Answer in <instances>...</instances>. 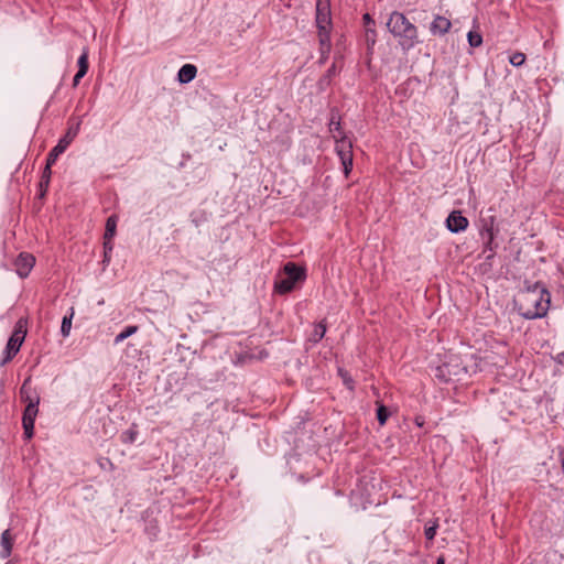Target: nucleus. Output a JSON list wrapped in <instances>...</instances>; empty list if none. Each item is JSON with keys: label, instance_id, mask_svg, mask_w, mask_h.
<instances>
[{"label": "nucleus", "instance_id": "dca6fc26", "mask_svg": "<svg viewBox=\"0 0 564 564\" xmlns=\"http://www.w3.org/2000/svg\"><path fill=\"white\" fill-rule=\"evenodd\" d=\"M1 545L3 549L2 556L8 557L11 554L12 545H13V539L11 535L10 530H6L1 535Z\"/></svg>", "mask_w": 564, "mask_h": 564}, {"label": "nucleus", "instance_id": "c85d7f7f", "mask_svg": "<svg viewBox=\"0 0 564 564\" xmlns=\"http://www.w3.org/2000/svg\"><path fill=\"white\" fill-rule=\"evenodd\" d=\"M339 375L343 378L344 383L347 386L349 390L354 389V380L348 376L347 371L339 369Z\"/></svg>", "mask_w": 564, "mask_h": 564}, {"label": "nucleus", "instance_id": "473e14b6", "mask_svg": "<svg viewBox=\"0 0 564 564\" xmlns=\"http://www.w3.org/2000/svg\"><path fill=\"white\" fill-rule=\"evenodd\" d=\"M335 75H336V66H335V64H333V65H332V67L327 70V74H326V76H325V79H327V80L329 82V80H330V78H332L333 76H335Z\"/></svg>", "mask_w": 564, "mask_h": 564}, {"label": "nucleus", "instance_id": "393cba45", "mask_svg": "<svg viewBox=\"0 0 564 564\" xmlns=\"http://www.w3.org/2000/svg\"><path fill=\"white\" fill-rule=\"evenodd\" d=\"M388 417H389L388 409L384 405L379 404V406L377 409V420H378L379 424L383 425L387 422Z\"/></svg>", "mask_w": 564, "mask_h": 564}, {"label": "nucleus", "instance_id": "4468645a", "mask_svg": "<svg viewBox=\"0 0 564 564\" xmlns=\"http://www.w3.org/2000/svg\"><path fill=\"white\" fill-rule=\"evenodd\" d=\"M196 73H197V68L195 65L185 64L178 70L177 78H178L180 83L186 84V83L192 82L195 78Z\"/></svg>", "mask_w": 564, "mask_h": 564}, {"label": "nucleus", "instance_id": "ddd939ff", "mask_svg": "<svg viewBox=\"0 0 564 564\" xmlns=\"http://www.w3.org/2000/svg\"><path fill=\"white\" fill-rule=\"evenodd\" d=\"M78 72L74 76L73 86L76 87L79 80L86 75L88 70V51L85 48L78 58Z\"/></svg>", "mask_w": 564, "mask_h": 564}, {"label": "nucleus", "instance_id": "20e7f679", "mask_svg": "<svg viewBox=\"0 0 564 564\" xmlns=\"http://www.w3.org/2000/svg\"><path fill=\"white\" fill-rule=\"evenodd\" d=\"M304 279L305 270L293 262H288L274 282V290L279 294H286L294 289L296 282Z\"/></svg>", "mask_w": 564, "mask_h": 564}, {"label": "nucleus", "instance_id": "72a5a7b5", "mask_svg": "<svg viewBox=\"0 0 564 564\" xmlns=\"http://www.w3.org/2000/svg\"><path fill=\"white\" fill-rule=\"evenodd\" d=\"M110 253L109 251H105L104 252V262H109L110 261Z\"/></svg>", "mask_w": 564, "mask_h": 564}, {"label": "nucleus", "instance_id": "5701e85b", "mask_svg": "<svg viewBox=\"0 0 564 564\" xmlns=\"http://www.w3.org/2000/svg\"><path fill=\"white\" fill-rule=\"evenodd\" d=\"M481 236L486 240V242H485V251L486 250L490 251V253L487 256V259H490V258H492V256L495 253V247L496 246L494 245V240L496 238V235H491V237H490V234H481Z\"/></svg>", "mask_w": 564, "mask_h": 564}, {"label": "nucleus", "instance_id": "e433bc0d", "mask_svg": "<svg viewBox=\"0 0 564 564\" xmlns=\"http://www.w3.org/2000/svg\"><path fill=\"white\" fill-rule=\"evenodd\" d=\"M436 564H445V558H444V556H440V557L437 558Z\"/></svg>", "mask_w": 564, "mask_h": 564}, {"label": "nucleus", "instance_id": "f257e3e1", "mask_svg": "<svg viewBox=\"0 0 564 564\" xmlns=\"http://www.w3.org/2000/svg\"><path fill=\"white\" fill-rule=\"evenodd\" d=\"M550 293L540 283L521 290L514 300L519 313L528 319L545 316L550 307Z\"/></svg>", "mask_w": 564, "mask_h": 564}, {"label": "nucleus", "instance_id": "bb28decb", "mask_svg": "<svg viewBox=\"0 0 564 564\" xmlns=\"http://www.w3.org/2000/svg\"><path fill=\"white\" fill-rule=\"evenodd\" d=\"M509 62L513 66H521L525 62V55L521 52H516L510 56Z\"/></svg>", "mask_w": 564, "mask_h": 564}, {"label": "nucleus", "instance_id": "c756f323", "mask_svg": "<svg viewBox=\"0 0 564 564\" xmlns=\"http://www.w3.org/2000/svg\"><path fill=\"white\" fill-rule=\"evenodd\" d=\"M112 239L113 238H104V251H109V252L112 251V249H113Z\"/></svg>", "mask_w": 564, "mask_h": 564}, {"label": "nucleus", "instance_id": "2eb2a0df", "mask_svg": "<svg viewBox=\"0 0 564 564\" xmlns=\"http://www.w3.org/2000/svg\"><path fill=\"white\" fill-rule=\"evenodd\" d=\"M20 397H21V400L25 403V404H29L30 403V400H39L40 401V398L36 395L35 391L33 390L32 386H31V380L30 379H26L21 389H20Z\"/></svg>", "mask_w": 564, "mask_h": 564}, {"label": "nucleus", "instance_id": "7c9ffc66", "mask_svg": "<svg viewBox=\"0 0 564 564\" xmlns=\"http://www.w3.org/2000/svg\"><path fill=\"white\" fill-rule=\"evenodd\" d=\"M435 534H436L435 525L425 529V538L426 539L432 540L435 536Z\"/></svg>", "mask_w": 564, "mask_h": 564}, {"label": "nucleus", "instance_id": "f8f14e48", "mask_svg": "<svg viewBox=\"0 0 564 564\" xmlns=\"http://www.w3.org/2000/svg\"><path fill=\"white\" fill-rule=\"evenodd\" d=\"M452 23L446 17L437 15L431 23L430 30L433 35H444L449 31Z\"/></svg>", "mask_w": 564, "mask_h": 564}, {"label": "nucleus", "instance_id": "a211bd4d", "mask_svg": "<svg viewBox=\"0 0 564 564\" xmlns=\"http://www.w3.org/2000/svg\"><path fill=\"white\" fill-rule=\"evenodd\" d=\"M117 220H118V218L116 215L108 217V219L106 221V229H105L104 238H113L115 237L116 230H117Z\"/></svg>", "mask_w": 564, "mask_h": 564}, {"label": "nucleus", "instance_id": "2f4dec72", "mask_svg": "<svg viewBox=\"0 0 564 564\" xmlns=\"http://www.w3.org/2000/svg\"><path fill=\"white\" fill-rule=\"evenodd\" d=\"M362 20L366 29L371 28V25L375 24V21L371 19L369 13L364 14Z\"/></svg>", "mask_w": 564, "mask_h": 564}, {"label": "nucleus", "instance_id": "7ed1b4c3", "mask_svg": "<svg viewBox=\"0 0 564 564\" xmlns=\"http://www.w3.org/2000/svg\"><path fill=\"white\" fill-rule=\"evenodd\" d=\"M316 26L321 45V59L324 62L330 52L332 15L329 0H316Z\"/></svg>", "mask_w": 564, "mask_h": 564}, {"label": "nucleus", "instance_id": "9d476101", "mask_svg": "<svg viewBox=\"0 0 564 564\" xmlns=\"http://www.w3.org/2000/svg\"><path fill=\"white\" fill-rule=\"evenodd\" d=\"M77 134V129H68L66 134L58 141L57 145L48 153L50 163H55L57 158L67 149Z\"/></svg>", "mask_w": 564, "mask_h": 564}, {"label": "nucleus", "instance_id": "412c9836", "mask_svg": "<svg viewBox=\"0 0 564 564\" xmlns=\"http://www.w3.org/2000/svg\"><path fill=\"white\" fill-rule=\"evenodd\" d=\"M329 131L330 133L334 135V134H337L338 138H340L341 135H345L343 129H341V126H340V121L339 119H337L335 116H332L330 118V121H329Z\"/></svg>", "mask_w": 564, "mask_h": 564}, {"label": "nucleus", "instance_id": "0eeeda50", "mask_svg": "<svg viewBox=\"0 0 564 564\" xmlns=\"http://www.w3.org/2000/svg\"><path fill=\"white\" fill-rule=\"evenodd\" d=\"M334 140L336 142L335 150L341 161L345 176L348 177L352 170V143L346 135L338 138L337 134H334Z\"/></svg>", "mask_w": 564, "mask_h": 564}, {"label": "nucleus", "instance_id": "f704fd0d", "mask_svg": "<svg viewBox=\"0 0 564 564\" xmlns=\"http://www.w3.org/2000/svg\"><path fill=\"white\" fill-rule=\"evenodd\" d=\"M557 361L561 362V364L562 362L564 364V352L557 355Z\"/></svg>", "mask_w": 564, "mask_h": 564}, {"label": "nucleus", "instance_id": "6ab92c4d", "mask_svg": "<svg viewBox=\"0 0 564 564\" xmlns=\"http://www.w3.org/2000/svg\"><path fill=\"white\" fill-rule=\"evenodd\" d=\"M325 333H326V324L324 321H322L315 325V328H314L313 333L311 334L310 340L313 343H318L325 336Z\"/></svg>", "mask_w": 564, "mask_h": 564}, {"label": "nucleus", "instance_id": "4be33fe9", "mask_svg": "<svg viewBox=\"0 0 564 564\" xmlns=\"http://www.w3.org/2000/svg\"><path fill=\"white\" fill-rule=\"evenodd\" d=\"M54 163H50V159L47 158L46 160V165L44 167V171H43V174H42V178H41V187H47L48 186V183H50V180H51V174H52V171H51V167Z\"/></svg>", "mask_w": 564, "mask_h": 564}, {"label": "nucleus", "instance_id": "a878e982", "mask_svg": "<svg viewBox=\"0 0 564 564\" xmlns=\"http://www.w3.org/2000/svg\"><path fill=\"white\" fill-rule=\"evenodd\" d=\"M468 43L471 47H478L482 43V37L479 33L470 31L467 35Z\"/></svg>", "mask_w": 564, "mask_h": 564}, {"label": "nucleus", "instance_id": "1a4fd4ad", "mask_svg": "<svg viewBox=\"0 0 564 564\" xmlns=\"http://www.w3.org/2000/svg\"><path fill=\"white\" fill-rule=\"evenodd\" d=\"M35 264V257L28 252H21L15 259L14 265L20 278H26Z\"/></svg>", "mask_w": 564, "mask_h": 564}, {"label": "nucleus", "instance_id": "58836bf2", "mask_svg": "<svg viewBox=\"0 0 564 564\" xmlns=\"http://www.w3.org/2000/svg\"><path fill=\"white\" fill-rule=\"evenodd\" d=\"M416 423H417V425H419V426H422V425H423V423H421V422L419 421V419H416Z\"/></svg>", "mask_w": 564, "mask_h": 564}, {"label": "nucleus", "instance_id": "423d86ee", "mask_svg": "<svg viewBox=\"0 0 564 564\" xmlns=\"http://www.w3.org/2000/svg\"><path fill=\"white\" fill-rule=\"evenodd\" d=\"M26 327H28V319L21 317L17 322L14 330L8 340L7 349H6V357L2 361V364H7L19 352V350L25 339V336H26V332H28Z\"/></svg>", "mask_w": 564, "mask_h": 564}, {"label": "nucleus", "instance_id": "9b49d317", "mask_svg": "<svg viewBox=\"0 0 564 564\" xmlns=\"http://www.w3.org/2000/svg\"><path fill=\"white\" fill-rule=\"evenodd\" d=\"M446 225L452 232H459L467 228L468 219L460 212L454 210L447 217Z\"/></svg>", "mask_w": 564, "mask_h": 564}, {"label": "nucleus", "instance_id": "c9c22d12", "mask_svg": "<svg viewBox=\"0 0 564 564\" xmlns=\"http://www.w3.org/2000/svg\"><path fill=\"white\" fill-rule=\"evenodd\" d=\"M135 434H137L135 432H130V433H129V441H130V442H133V441H134V436H135Z\"/></svg>", "mask_w": 564, "mask_h": 564}, {"label": "nucleus", "instance_id": "39448f33", "mask_svg": "<svg viewBox=\"0 0 564 564\" xmlns=\"http://www.w3.org/2000/svg\"><path fill=\"white\" fill-rule=\"evenodd\" d=\"M387 26L393 35L403 39V45H411L412 40L416 36L415 26L402 13L393 12Z\"/></svg>", "mask_w": 564, "mask_h": 564}, {"label": "nucleus", "instance_id": "b1692460", "mask_svg": "<svg viewBox=\"0 0 564 564\" xmlns=\"http://www.w3.org/2000/svg\"><path fill=\"white\" fill-rule=\"evenodd\" d=\"M137 330H138L137 326H128L123 332H121L120 334L117 335L115 343L116 344L121 343L129 336L133 335Z\"/></svg>", "mask_w": 564, "mask_h": 564}, {"label": "nucleus", "instance_id": "4c0bfd02", "mask_svg": "<svg viewBox=\"0 0 564 564\" xmlns=\"http://www.w3.org/2000/svg\"><path fill=\"white\" fill-rule=\"evenodd\" d=\"M561 465H562V469L564 471V453H561Z\"/></svg>", "mask_w": 564, "mask_h": 564}, {"label": "nucleus", "instance_id": "6e6552de", "mask_svg": "<svg viewBox=\"0 0 564 564\" xmlns=\"http://www.w3.org/2000/svg\"><path fill=\"white\" fill-rule=\"evenodd\" d=\"M39 400H30V403L25 405V410L23 412L22 424L24 430V435L28 440L33 436L34 421L39 411Z\"/></svg>", "mask_w": 564, "mask_h": 564}, {"label": "nucleus", "instance_id": "aec40b11", "mask_svg": "<svg viewBox=\"0 0 564 564\" xmlns=\"http://www.w3.org/2000/svg\"><path fill=\"white\" fill-rule=\"evenodd\" d=\"M73 317H74V308L72 307L69 315L64 316V318L62 321L61 333L64 337H67L70 333Z\"/></svg>", "mask_w": 564, "mask_h": 564}, {"label": "nucleus", "instance_id": "cd10ccee", "mask_svg": "<svg viewBox=\"0 0 564 564\" xmlns=\"http://www.w3.org/2000/svg\"><path fill=\"white\" fill-rule=\"evenodd\" d=\"M365 36L368 48H370L376 43V31L372 28H367Z\"/></svg>", "mask_w": 564, "mask_h": 564}, {"label": "nucleus", "instance_id": "f03ea898", "mask_svg": "<svg viewBox=\"0 0 564 564\" xmlns=\"http://www.w3.org/2000/svg\"><path fill=\"white\" fill-rule=\"evenodd\" d=\"M434 379L440 382H451L460 380L466 373V368L463 366L462 359L455 354H445L438 357L436 361L431 365Z\"/></svg>", "mask_w": 564, "mask_h": 564}, {"label": "nucleus", "instance_id": "f3484780", "mask_svg": "<svg viewBox=\"0 0 564 564\" xmlns=\"http://www.w3.org/2000/svg\"><path fill=\"white\" fill-rule=\"evenodd\" d=\"M481 221H482V227H481L480 234H490V236L497 235L496 217L495 216H489L488 218H484Z\"/></svg>", "mask_w": 564, "mask_h": 564}]
</instances>
